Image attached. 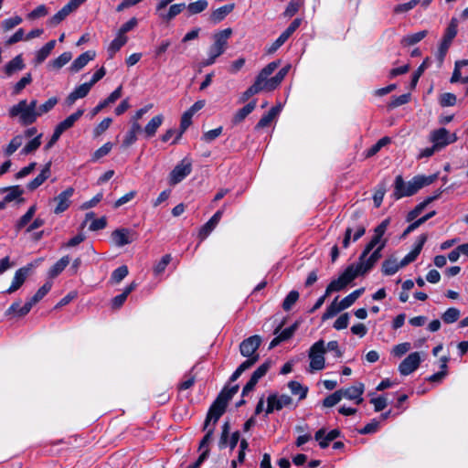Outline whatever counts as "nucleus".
I'll return each mask as SVG.
<instances>
[{"instance_id": "f257e3e1", "label": "nucleus", "mask_w": 468, "mask_h": 468, "mask_svg": "<svg viewBox=\"0 0 468 468\" xmlns=\"http://www.w3.org/2000/svg\"><path fill=\"white\" fill-rule=\"evenodd\" d=\"M358 275H361L356 269L355 264H350L335 280L330 282L325 289V295H330L334 292L344 290L351 283Z\"/></svg>"}, {"instance_id": "f03ea898", "label": "nucleus", "mask_w": 468, "mask_h": 468, "mask_svg": "<svg viewBox=\"0 0 468 468\" xmlns=\"http://www.w3.org/2000/svg\"><path fill=\"white\" fill-rule=\"evenodd\" d=\"M457 27H458V21L455 17H452L451 22L449 23L448 27L445 29L444 35L442 37V39L440 43L436 58L440 64H442L444 61V58L446 57V54L448 52V49L453 40V38L457 35Z\"/></svg>"}, {"instance_id": "7ed1b4c3", "label": "nucleus", "mask_w": 468, "mask_h": 468, "mask_svg": "<svg viewBox=\"0 0 468 468\" xmlns=\"http://www.w3.org/2000/svg\"><path fill=\"white\" fill-rule=\"evenodd\" d=\"M261 345V337L258 335H251L246 339H244L239 344V352L242 356L247 357V359H251L255 357V364L260 359V355L257 353V350Z\"/></svg>"}, {"instance_id": "20e7f679", "label": "nucleus", "mask_w": 468, "mask_h": 468, "mask_svg": "<svg viewBox=\"0 0 468 468\" xmlns=\"http://www.w3.org/2000/svg\"><path fill=\"white\" fill-rule=\"evenodd\" d=\"M458 137L455 133H450L446 128L433 130L430 133V141L440 151L447 145L455 143Z\"/></svg>"}, {"instance_id": "39448f33", "label": "nucleus", "mask_w": 468, "mask_h": 468, "mask_svg": "<svg viewBox=\"0 0 468 468\" xmlns=\"http://www.w3.org/2000/svg\"><path fill=\"white\" fill-rule=\"evenodd\" d=\"M292 404V399L286 394L278 395V393H271L267 398V408L265 410L266 415L273 411L282 410L284 407H290Z\"/></svg>"}, {"instance_id": "423d86ee", "label": "nucleus", "mask_w": 468, "mask_h": 468, "mask_svg": "<svg viewBox=\"0 0 468 468\" xmlns=\"http://www.w3.org/2000/svg\"><path fill=\"white\" fill-rule=\"evenodd\" d=\"M86 0H69L60 10L48 19L50 27L59 25L66 17L76 11Z\"/></svg>"}, {"instance_id": "0eeeda50", "label": "nucleus", "mask_w": 468, "mask_h": 468, "mask_svg": "<svg viewBox=\"0 0 468 468\" xmlns=\"http://www.w3.org/2000/svg\"><path fill=\"white\" fill-rule=\"evenodd\" d=\"M192 172V163L184 158L169 174V184L175 186L183 181Z\"/></svg>"}, {"instance_id": "6e6552de", "label": "nucleus", "mask_w": 468, "mask_h": 468, "mask_svg": "<svg viewBox=\"0 0 468 468\" xmlns=\"http://www.w3.org/2000/svg\"><path fill=\"white\" fill-rule=\"evenodd\" d=\"M271 361L266 360L264 363H262L250 376L249 381L246 383V385L242 388L241 396L245 397L250 392H251L254 388L259 380L263 378L269 369L271 368Z\"/></svg>"}, {"instance_id": "1a4fd4ad", "label": "nucleus", "mask_w": 468, "mask_h": 468, "mask_svg": "<svg viewBox=\"0 0 468 468\" xmlns=\"http://www.w3.org/2000/svg\"><path fill=\"white\" fill-rule=\"evenodd\" d=\"M111 239L116 247H123L136 239V233L131 229L120 228L112 232Z\"/></svg>"}, {"instance_id": "9d476101", "label": "nucleus", "mask_w": 468, "mask_h": 468, "mask_svg": "<svg viewBox=\"0 0 468 468\" xmlns=\"http://www.w3.org/2000/svg\"><path fill=\"white\" fill-rule=\"evenodd\" d=\"M226 410L227 407L214 400L207 410L202 431L207 430L208 427L215 428L216 424Z\"/></svg>"}, {"instance_id": "9b49d317", "label": "nucleus", "mask_w": 468, "mask_h": 468, "mask_svg": "<svg viewBox=\"0 0 468 468\" xmlns=\"http://www.w3.org/2000/svg\"><path fill=\"white\" fill-rule=\"evenodd\" d=\"M420 362L421 358L420 353L412 352L400 362L398 368L399 372L402 376H408L414 372L420 367Z\"/></svg>"}, {"instance_id": "f8f14e48", "label": "nucleus", "mask_w": 468, "mask_h": 468, "mask_svg": "<svg viewBox=\"0 0 468 468\" xmlns=\"http://www.w3.org/2000/svg\"><path fill=\"white\" fill-rule=\"evenodd\" d=\"M382 257V250L381 248H376L372 250V253L368 256L367 259L364 261H359L356 265H355L356 269L359 271L361 275L368 272L375 264L378 261V260Z\"/></svg>"}, {"instance_id": "ddd939ff", "label": "nucleus", "mask_w": 468, "mask_h": 468, "mask_svg": "<svg viewBox=\"0 0 468 468\" xmlns=\"http://www.w3.org/2000/svg\"><path fill=\"white\" fill-rule=\"evenodd\" d=\"M74 194V188L69 186L61 193H59L55 198L54 201L57 202V206L54 208V213L58 215L66 211L70 204V197Z\"/></svg>"}, {"instance_id": "4468645a", "label": "nucleus", "mask_w": 468, "mask_h": 468, "mask_svg": "<svg viewBox=\"0 0 468 468\" xmlns=\"http://www.w3.org/2000/svg\"><path fill=\"white\" fill-rule=\"evenodd\" d=\"M365 390V386L363 383H358L356 386H351L346 388H340L339 391L342 398H346L347 399L355 400L356 404L359 405L363 402L362 395Z\"/></svg>"}, {"instance_id": "2eb2a0df", "label": "nucleus", "mask_w": 468, "mask_h": 468, "mask_svg": "<svg viewBox=\"0 0 468 468\" xmlns=\"http://www.w3.org/2000/svg\"><path fill=\"white\" fill-rule=\"evenodd\" d=\"M226 205L223 206L222 208L218 209L210 218L209 220L205 223L198 233V236L201 239H206L217 227L218 222L220 221L222 215L224 213V207Z\"/></svg>"}, {"instance_id": "dca6fc26", "label": "nucleus", "mask_w": 468, "mask_h": 468, "mask_svg": "<svg viewBox=\"0 0 468 468\" xmlns=\"http://www.w3.org/2000/svg\"><path fill=\"white\" fill-rule=\"evenodd\" d=\"M96 53L93 50H87L77 57L69 67V70L73 73L79 72L90 61L95 58Z\"/></svg>"}, {"instance_id": "f3484780", "label": "nucleus", "mask_w": 468, "mask_h": 468, "mask_svg": "<svg viewBox=\"0 0 468 468\" xmlns=\"http://www.w3.org/2000/svg\"><path fill=\"white\" fill-rule=\"evenodd\" d=\"M5 192H7V194L4 197L5 202L10 203L15 200H16L17 203L25 202V199L21 197L24 194V189L19 185L0 188V193Z\"/></svg>"}, {"instance_id": "a211bd4d", "label": "nucleus", "mask_w": 468, "mask_h": 468, "mask_svg": "<svg viewBox=\"0 0 468 468\" xmlns=\"http://www.w3.org/2000/svg\"><path fill=\"white\" fill-rule=\"evenodd\" d=\"M354 229H356V231L353 236V241L358 240L366 233V227L364 225H358L356 227L351 225L347 226L342 241V245L345 249L348 248L350 245L351 236Z\"/></svg>"}, {"instance_id": "6ab92c4d", "label": "nucleus", "mask_w": 468, "mask_h": 468, "mask_svg": "<svg viewBox=\"0 0 468 468\" xmlns=\"http://www.w3.org/2000/svg\"><path fill=\"white\" fill-rule=\"evenodd\" d=\"M30 266L31 265L22 267L15 272L12 283L10 287L6 290L7 293H12L16 292L23 285L28 275Z\"/></svg>"}, {"instance_id": "aec40b11", "label": "nucleus", "mask_w": 468, "mask_h": 468, "mask_svg": "<svg viewBox=\"0 0 468 468\" xmlns=\"http://www.w3.org/2000/svg\"><path fill=\"white\" fill-rule=\"evenodd\" d=\"M239 386L238 384L229 387V384L225 385L220 392L218 394L215 401L228 408L229 402L232 399L234 395L239 391Z\"/></svg>"}, {"instance_id": "412c9836", "label": "nucleus", "mask_w": 468, "mask_h": 468, "mask_svg": "<svg viewBox=\"0 0 468 468\" xmlns=\"http://www.w3.org/2000/svg\"><path fill=\"white\" fill-rule=\"evenodd\" d=\"M51 161L48 162L42 168L40 174L37 176L33 180L29 181L27 187L29 191L36 190L51 175Z\"/></svg>"}, {"instance_id": "4be33fe9", "label": "nucleus", "mask_w": 468, "mask_h": 468, "mask_svg": "<svg viewBox=\"0 0 468 468\" xmlns=\"http://www.w3.org/2000/svg\"><path fill=\"white\" fill-rule=\"evenodd\" d=\"M235 8V4H228L225 5H222L215 10L212 11V13L209 16V20L214 25L218 24L219 22L223 21L227 16H229Z\"/></svg>"}, {"instance_id": "5701e85b", "label": "nucleus", "mask_w": 468, "mask_h": 468, "mask_svg": "<svg viewBox=\"0 0 468 468\" xmlns=\"http://www.w3.org/2000/svg\"><path fill=\"white\" fill-rule=\"evenodd\" d=\"M84 109H78L74 113L68 116L65 120L60 122L56 128L62 133L68 129L71 128L75 122L84 114Z\"/></svg>"}, {"instance_id": "b1692460", "label": "nucleus", "mask_w": 468, "mask_h": 468, "mask_svg": "<svg viewBox=\"0 0 468 468\" xmlns=\"http://www.w3.org/2000/svg\"><path fill=\"white\" fill-rule=\"evenodd\" d=\"M256 108V100H252L249 103H247L245 106H243L241 109H239L233 116L232 118V123L234 125H237L240 122H242L246 117L250 114Z\"/></svg>"}, {"instance_id": "393cba45", "label": "nucleus", "mask_w": 468, "mask_h": 468, "mask_svg": "<svg viewBox=\"0 0 468 468\" xmlns=\"http://www.w3.org/2000/svg\"><path fill=\"white\" fill-rule=\"evenodd\" d=\"M164 121V116L162 114H158L154 116L148 123L145 125L144 132L146 138H152L155 135L158 128L162 125Z\"/></svg>"}, {"instance_id": "a878e982", "label": "nucleus", "mask_w": 468, "mask_h": 468, "mask_svg": "<svg viewBox=\"0 0 468 468\" xmlns=\"http://www.w3.org/2000/svg\"><path fill=\"white\" fill-rule=\"evenodd\" d=\"M25 67L22 54H19L5 64L4 71L7 76H12L15 72L22 70Z\"/></svg>"}, {"instance_id": "bb28decb", "label": "nucleus", "mask_w": 468, "mask_h": 468, "mask_svg": "<svg viewBox=\"0 0 468 468\" xmlns=\"http://www.w3.org/2000/svg\"><path fill=\"white\" fill-rule=\"evenodd\" d=\"M226 50L212 44L208 48V57L200 62L201 67H208L213 65L217 58L220 57Z\"/></svg>"}, {"instance_id": "cd10ccee", "label": "nucleus", "mask_w": 468, "mask_h": 468, "mask_svg": "<svg viewBox=\"0 0 468 468\" xmlns=\"http://www.w3.org/2000/svg\"><path fill=\"white\" fill-rule=\"evenodd\" d=\"M184 9H186V3L173 4L165 14L160 15V19L163 22L169 23L176 16H178Z\"/></svg>"}, {"instance_id": "c85d7f7f", "label": "nucleus", "mask_w": 468, "mask_h": 468, "mask_svg": "<svg viewBox=\"0 0 468 468\" xmlns=\"http://www.w3.org/2000/svg\"><path fill=\"white\" fill-rule=\"evenodd\" d=\"M427 30H421L413 34L406 35L401 38L400 44L404 48L413 46L420 42L427 36Z\"/></svg>"}, {"instance_id": "c756f323", "label": "nucleus", "mask_w": 468, "mask_h": 468, "mask_svg": "<svg viewBox=\"0 0 468 468\" xmlns=\"http://www.w3.org/2000/svg\"><path fill=\"white\" fill-rule=\"evenodd\" d=\"M231 34L232 29L230 27L215 33L213 44L226 50L228 48V39L230 37Z\"/></svg>"}, {"instance_id": "7c9ffc66", "label": "nucleus", "mask_w": 468, "mask_h": 468, "mask_svg": "<svg viewBox=\"0 0 468 468\" xmlns=\"http://www.w3.org/2000/svg\"><path fill=\"white\" fill-rule=\"evenodd\" d=\"M127 41L128 37L126 36L117 33V36L108 47L109 58H112L114 55L127 43Z\"/></svg>"}, {"instance_id": "2f4dec72", "label": "nucleus", "mask_w": 468, "mask_h": 468, "mask_svg": "<svg viewBox=\"0 0 468 468\" xmlns=\"http://www.w3.org/2000/svg\"><path fill=\"white\" fill-rule=\"evenodd\" d=\"M56 46V40L52 39L47 42L37 53L35 56V63L41 64L46 60V58L49 56L51 51L54 49Z\"/></svg>"}, {"instance_id": "473e14b6", "label": "nucleus", "mask_w": 468, "mask_h": 468, "mask_svg": "<svg viewBox=\"0 0 468 468\" xmlns=\"http://www.w3.org/2000/svg\"><path fill=\"white\" fill-rule=\"evenodd\" d=\"M72 58V54L69 51L63 52L58 58L50 60L48 67L52 69H60L66 64H68Z\"/></svg>"}, {"instance_id": "72a5a7b5", "label": "nucleus", "mask_w": 468, "mask_h": 468, "mask_svg": "<svg viewBox=\"0 0 468 468\" xmlns=\"http://www.w3.org/2000/svg\"><path fill=\"white\" fill-rule=\"evenodd\" d=\"M338 296L327 306L325 312L322 315V320L325 321L335 316L339 312L346 310L341 303H337Z\"/></svg>"}, {"instance_id": "f704fd0d", "label": "nucleus", "mask_w": 468, "mask_h": 468, "mask_svg": "<svg viewBox=\"0 0 468 468\" xmlns=\"http://www.w3.org/2000/svg\"><path fill=\"white\" fill-rule=\"evenodd\" d=\"M401 268L395 258L386 259L382 263L381 271L384 275L390 276L395 274Z\"/></svg>"}, {"instance_id": "c9c22d12", "label": "nucleus", "mask_w": 468, "mask_h": 468, "mask_svg": "<svg viewBox=\"0 0 468 468\" xmlns=\"http://www.w3.org/2000/svg\"><path fill=\"white\" fill-rule=\"evenodd\" d=\"M69 263V257L68 255L60 258L50 269L48 275L51 278H55L59 275Z\"/></svg>"}, {"instance_id": "e433bc0d", "label": "nucleus", "mask_w": 468, "mask_h": 468, "mask_svg": "<svg viewBox=\"0 0 468 468\" xmlns=\"http://www.w3.org/2000/svg\"><path fill=\"white\" fill-rule=\"evenodd\" d=\"M207 0H197L196 2H191L188 5H186V9L187 10V14L190 16L202 13L207 8Z\"/></svg>"}, {"instance_id": "4c0bfd02", "label": "nucleus", "mask_w": 468, "mask_h": 468, "mask_svg": "<svg viewBox=\"0 0 468 468\" xmlns=\"http://www.w3.org/2000/svg\"><path fill=\"white\" fill-rule=\"evenodd\" d=\"M262 90L261 82L255 79L254 83L250 86L241 95L239 98V102L244 103L246 102L250 97L253 95L261 92Z\"/></svg>"}, {"instance_id": "58836bf2", "label": "nucleus", "mask_w": 468, "mask_h": 468, "mask_svg": "<svg viewBox=\"0 0 468 468\" xmlns=\"http://www.w3.org/2000/svg\"><path fill=\"white\" fill-rule=\"evenodd\" d=\"M288 388L292 394L299 395V400L304 399L308 393V387L303 386L300 382L291 380L288 382Z\"/></svg>"}, {"instance_id": "ea45409f", "label": "nucleus", "mask_w": 468, "mask_h": 468, "mask_svg": "<svg viewBox=\"0 0 468 468\" xmlns=\"http://www.w3.org/2000/svg\"><path fill=\"white\" fill-rule=\"evenodd\" d=\"M255 357H253L251 359H246L245 361H243L232 373L229 382H235L244 371H246L247 369L250 368L255 365Z\"/></svg>"}, {"instance_id": "a19ab883", "label": "nucleus", "mask_w": 468, "mask_h": 468, "mask_svg": "<svg viewBox=\"0 0 468 468\" xmlns=\"http://www.w3.org/2000/svg\"><path fill=\"white\" fill-rule=\"evenodd\" d=\"M365 292V288L361 287L343 298L340 303L345 309L349 308Z\"/></svg>"}, {"instance_id": "79ce46f5", "label": "nucleus", "mask_w": 468, "mask_h": 468, "mask_svg": "<svg viewBox=\"0 0 468 468\" xmlns=\"http://www.w3.org/2000/svg\"><path fill=\"white\" fill-rule=\"evenodd\" d=\"M280 63L281 61L279 59L270 62L259 72L256 79L263 83V80H265L267 77L274 72V70L279 67Z\"/></svg>"}, {"instance_id": "37998d69", "label": "nucleus", "mask_w": 468, "mask_h": 468, "mask_svg": "<svg viewBox=\"0 0 468 468\" xmlns=\"http://www.w3.org/2000/svg\"><path fill=\"white\" fill-rule=\"evenodd\" d=\"M381 239L379 236L376 235V234H373L371 239L369 240L368 243L366 244L362 253L360 254L358 260L359 261H364L367 255L373 250H375L378 246V243H380L381 241Z\"/></svg>"}, {"instance_id": "c03bdc74", "label": "nucleus", "mask_w": 468, "mask_h": 468, "mask_svg": "<svg viewBox=\"0 0 468 468\" xmlns=\"http://www.w3.org/2000/svg\"><path fill=\"white\" fill-rule=\"evenodd\" d=\"M38 116L37 111H31L29 109H26L19 113L20 122L25 126L34 123Z\"/></svg>"}, {"instance_id": "a18cd8bd", "label": "nucleus", "mask_w": 468, "mask_h": 468, "mask_svg": "<svg viewBox=\"0 0 468 468\" xmlns=\"http://www.w3.org/2000/svg\"><path fill=\"white\" fill-rule=\"evenodd\" d=\"M407 184L405 183L401 175H399L395 178L394 182V192L393 197L396 200L405 197L406 196H400L401 193H405Z\"/></svg>"}, {"instance_id": "49530a36", "label": "nucleus", "mask_w": 468, "mask_h": 468, "mask_svg": "<svg viewBox=\"0 0 468 468\" xmlns=\"http://www.w3.org/2000/svg\"><path fill=\"white\" fill-rule=\"evenodd\" d=\"M428 66H429V58H426L422 61V63L418 67V69L413 72V74L411 76V80H410V84L411 90L416 88L420 78L421 77V75L423 74L425 69L428 68Z\"/></svg>"}, {"instance_id": "de8ad7c7", "label": "nucleus", "mask_w": 468, "mask_h": 468, "mask_svg": "<svg viewBox=\"0 0 468 468\" xmlns=\"http://www.w3.org/2000/svg\"><path fill=\"white\" fill-rule=\"evenodd\" d=\"M460 315L461 312L459 309L450 307L441 314V319L445 324H452L460 318Z\"/></svg>"}, {"instance_id": "09e8293b", "label": "nucleus", "mask_w": 468, "mask_h": 468, "mask_svg": "<svg viewBox=\"0 0 468 468\" xmlns=\"http://www.w3.org/2000/svg\"><path fill=\"white\" fill-rule=\"evenodd\" d=\"M299 292L296 290L291 291L282 302V307L284 311H290L299 299Z\"/></svg>"}, {"instance_id": "8fccbe9b", "label": "nucleus", "mask_w": 468, "mask_h": 468, "mask_svg": "<svg viewBox=\"0 0 468 468\" xmlns=\"http://www.w3.org/2000/svg\"><path fill=\"white\" fill-rule=\"evenodd\" d=\"M410 100V93H404L399 96H392L390 101L388 103L389 110L398 108L401 105L408 103Z\"/></svg>"}, {"instance_id": "3c124183", "label": "nucleus", "mask_w": 468, "mask_h": 468, "mask_svg": "<svg viewBox=\"0 0 468 468\" xmlns=\"http://www.w3.org/2000/svg\"><path fill=\"white\" fill-rule=\"evenodd\" d=\"M468 65V59L457 60L454 64V69L450 79L451 83L462 82L463 77H462L461 68Z\"/></svg>"}, {"instance_id": "603ef678", "label": "nucleus", "mask_w": 468, "mask_h": 468, "mask_svg": "<svg viewBox=\"0 0 468 468\" xmlns=\"http://www.w3.org/2000/svg\"><path fill=\"white\" fill-rule=\"evenodd\" d=\"M112 143L107 142L102 146H101L99 149H97L90 157V162L95 163L101 157L107 155L111 150L112 149Z\"/></svg>"}, {"instance_id": "864d4df0", "label": "nucleus", "mask_w": 468, "mask_h": 468, "mask_svg": "<svg viewBox=\"0 0 468 468\" xmlns=\"http://www.w3.org/2000/svg\"><path fill=\"white\" fill-rule=\"evenodd\" d=\"M129 273L128 267L122 265L115 269L111 275V282L113 283H120Z\"/></svg>"}, {"instance_id": "5fc2aeb1", "label": "nucleus", "mask_w": 468, "mask_h": 468, "mask_svg": "<svg viewBox=\"0 0 468 468\" xmlns=\"http://www.w3.org/2000/svg\"><path fill=\"white\" fill-rule=\"evenodd\" d=\"M32 82L31 73H27L24 77H22L13 87L12 93L14 95H18L21 91L26 88L27 85Z\"/></svg>"}, {"instance_id": "6e6d98bb", "label": "nucleus", "mask_w": 468, "mask_h": 468, "mask_svg": "<svg viewBox=\"0 0 468 468\" xmlns=\"http://www.w3.org/2000/svg\"><path fill=\"white\" fill-rule=\"evenodd\" d=\"M386 191V185L384 183H380L377 186V188L373 195V202L375 207L378 208L381 206Z\"/></svg>"}, {"instance_id": "4d7b16f0", "label": "nucleus", "mask_w": 468, "mask_h": 468, "mask_svg": "<svg viewBox=\"0 0 468 468\" xmlns=\"http://www.w3.org/2000/svg\"><path fill=\"white\" fill-rule=\"evenodd\" d=\"M390 141V138L388 136H384L381 139H379L375 144H373L370 148L367 149V157H371L377 154L380 151V149L386 144H389Z\"/></svg>"}, {"instance_id": "13d9d810", "label": "nucleus", "mask_w": 468, "mask_h": 468, "mask_svg": "<svg viewBox=\"0 0 468 468\" xmlns=\"http://www.w3.org/2000/svg\"><path fill=\"white\" fill-rule=\"evenodd\" d=\"M204 431H206V433L203 436V438L201 439V441H199V445H198L199 451L205 450V449H209V444H210L211 441L213 440L215 429H214V427H208L207 430H205Z\"/></svg>"}, {"instance_id": "bf43d9fd", "label": "nucleus", "mask_w": 468, "mask_h": 468, "mask_svg": "<svg viewBox=\"0 0 468 468\" xmlns=\"http://www.w3.org/2000/svg\"><path fill=\"white\" fill-rule=\"evenodd\" d=\"M379 420L372 419L369 423L365 425L363 428L357 430V432L361 435L376 433L379 429Z\"/></svg>"}, {"instance_id": "052dcab7", "label": "nucleus", "mask_w": 468, "mask_h": 468, "mask_svg": "<svg viewBox=\"0 0 468 468\" xmlns=\"http://www.w3.org/2000/svg\"><path fill=\"white\" fill-rule=\"evenodd\" d=\"M420 3V0H410L407 3L399 4L394 6L393 12L394 14H402L407 13L413 9L418 4Z\"/></svg>"}, {"instance_id": "680f3d73", "label": "nucleus", "mask_w": 468, "mask_h": 468, "mask_svg": "<svg viewBox=\"0 0 468 468\" xmlns=\"http://www.w3.org/2000/svg\"><path fill=\"white\" fill-rule=\"evenodd\" d=\"M287 40L286 36L282 33L275 41L265 48L266 54L271 55L275 53Z\"/></svg>"}, {"instance_id": "e2e57ef3", "label": "nucleus", "mask_w": 468, "mask_h": 468, "mask_svg": "<svg viewBox=\"0 0 468 468\" xmlns=\"http://www.w3.org/2000/svg\"><path fill=\"white\" fill-rule=\"evenodd\" d=\"M41 145V134L34 137L30 140L22 149L21 153L23 154H28L32 152H35Z\"/></svg>"}, {"instance_id": "0e129e2a", "label": "nucleus", "mask_w": 468, "mask_h": 468, "mask_svg": "<svg viewBox=\"0 0 468 468\" xmlns=\"http://www.w3.org/2000/svg\"><path fill=\"white\" fill-rule=\"evenodd\" d=\"M172 257L170 254L164 255L161 260L154 266V275L162 274L167 265L170 263Z\"/></svg>"}, {"instance_id": "69168bd1", "label": "nucleus", "mask_w": 468, "mask_h": 468, "mask_svg": "<svg viewBox=\"0 0 468 468\" xmlns=\"http://www.w3.org/2000/svg\"><path fill=\"white\" fill-rule=\"evenodd\" d=\"M457 101V97L452 92H444L441 94L439 102L441 107L454 106Z\"/></svg>"}, {"instance_id": "338daca9", "label": "nucleus", "mask_w": 468, "mask_h": 468, "mask_svg": "<svg viewBox=\"0 0 468 468\" xmlns=\"http://www.w3.org/2000/svg\"><path fill=\"white\" fill-rule=\"evenodd\" d=\"M341 391L336 390L334 393L326 396L323 400V406L325 408H331L336 405L341 399L342 396L340 394Z\"/></svg>"}, {"instance_id": "774afa93", "label": "nucleus", "mask_w": 468, "mask_h": 468, "mask_svg": "<svg viewBox=\"0 0 468 468\" xmlns=\"http://www.w3.org/2000/svg\"><path fill=\"white\" fill-rule=\"evenodd\" d=\"M300 324V321H295L291 326L281 331L279 335L283 342L291 339L293 336L294 333L299 328Z\"/></svg>"}]
</instances>
